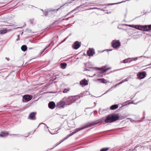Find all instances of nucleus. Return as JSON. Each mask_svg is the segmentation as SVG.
Listing matches in <instances>:
<instances>
[{
    "instance_id": "obj_22",
    "label": "nucleus",
    "mask_w": 151,
    "mask_h": 151,
    "mask_svg": "<svg viewBox=\"0 0 151 151\" xmlns=\"http://www.w3.org/2000/svg\"><path fill=\"white\" fill-rule=\"evenodd\" d=\"M141 148V147L140 146H137L134 150H133V151H135V150H137L140 149Z\"/></svg>"
},
{
    "instance_id": "obj_30",
    "label": "nucleus",
    "mask_w": 151,
    "mask_h": 151,
    "mask_svg": "<svg viewBox=\"0 0 151 151\" xmlns=\"http://www.w3.org/2000/svg\"><path fill=\"white\" fill-rule=\"evenodd\" d=\"M29 48V49H32V48Z\"/></svg>"
},
{
    "instance_id": "obj_21",
    "label": "nucleus",
    "mask_w": 151,
    "mask_h": 151,
    "mask_svg": "<svg viewBox=\"0 0 151 151\" xmlns=\"http://www.w3.org/2000/svg\"><path fill=\"white\" fill-rule=\"evenodd\" d=\"M109 149V148L108 147H105L102 148L101 149L100 151H106Z\"/></svg>"
},
{
    "instance_id": "obj_7",
    "label": "nucleus",
    "mask_w": 151,
    "mask_h": 151,
    "mask_svg": "<svg viewBox=\"0 0 151 151\" xmlns=\"http://www.w3.org/2000/svg\"><path fill=\"white\" fill-rule=\"evenodd\" d=\"M76 100L75 97L71 96L69 97L67 99V101L68 102V104L70 105L74 102Z\"/></svg>"
},
{
    "instance_id": "obj_12",
    "label": "nucleus",
    "mask_w": 151,
    "mask_h": 151,
    "mask_svg": "<svg viewBox=\"0 0 151 151\" xmlns=\"http://www.w3.org/2000/svg\"><path fill=\"white\" fill-rule=\"evenodd\" d=\"M48 106L50 109H53L55 107V104L53 101H50L49 103Z\"/></svg>"
},
{
    "instance_id": "obj_28",
    "label": "nucleus",
    "mask_w": 151,
    "mask_h": 151,
    "mask_svg": "<svg viewBox=\"0 0 151 151\" xmlns=\"http://www.w3.org/2000/svg\"><path fill=\"white\" fill-rule=\"evenodd\" d=\"M132 104H136V103H134L133 101Z\"/></svg>"
},
{
    "instance_id": "obj_20",
    "label": "nucleus",
    "mask_w": 151,
    "mask_h": 151,
    "mask_svg": "<svg viewBox=\"0 0 151 151\" xmlns=\"http://www.w3.org/2000/svg\"><path fill=\"white\" fill-rule=\"evenodd\" d=\"M7 29H6L3 30H0V34H2L6 33L7 32Z\"/></svg>"
},
{
    "instance_id": "obj_19",
    "label": "nucleus",
    "mask_w": 151,
    "mask_h": 151,
    "mask_svg": "<svg viewBox=\"0 0 151 151\" xmlns=\"http://www.w3.org/2000/svg\"><path fill=\"white\" fill-rule=\"evenodd\" d=\"M21 49L23 51L25 52L27 50V47L26 45H23L21 47Z\"/></svg>"
},
{
    "instance_id": "obj_5",
    "label": "nucleus",
    "mask_w": 151,
    "mask_h": 151,
    "mask_svg": "<svg viewBox=\"0 0 151 151\" xmlns=\"http://www.w3.org/2000/svg\"><path fill=\"white\" fill-rule=\"evenodd\" d=\"M146 72L145 71L139 72L137 74V78L139 79H141L144 78L146 76Z\"/></svg>"
},
{
    "instance_id": "obj_6",
    "label": "nucleus",
    "mask_w": 151,
    "mask_h": 151,
    "mask_svg": "<svg viewBox=\"0 0 151 151\" xmlns=\"http://www.w3.org/2000/svg\"><path fill=\"white\" fill-rule=\"evenodd\" d=\"M37 114L36 112H32L30 113L28 117V118L32 120H35L36 116Z\"/></svg>"
},
{
    "instance_id": "obj_32",
    "label": "nucleus",
    "mask_w": 151,
    "mask_h": 151,
    "mask_svg": "<svg viewBox=\"0 0 151 151\" xmlns=\"http://www.w3.org/2000/svg\"><path fill=\"white\" fill-rule=\"evenodd\" d=\"M132 121H133H133H134V120H132Z\"/></svg>"
},
{
    "instance_id": "obj_13",
    "label": "nucleus",
    "mask_w": 151,
    "mask_h": 151,
    "mask_svg": "<svg viewBox=\"0 0 151 151\" xmlns=\"http://www.w3.org/2000/svg\"><path fill=\"white\" fill-rule=\"evenodd\" d=\"M80 84L82 86H84L88 84V81L85 79L81 80L80 82Z\"/></svg>"
},
{
    "instance_id": "obj_9",
    "label": "nucleus",
    "mask_w": 151,
    "mask_h": 151,
    "mask_svg": "<svg viewBox=\"0 0 151 151\" xmlns=\"http://www.w3.org/2000/svg\"><path fill=\"white\" fill-rule=\"evenodd\" d=\"M95 53L94 50L91 48H89L88 50L87 51V55L89 56H93Z\"/></svg>"
},
{
    "instance_id": "obj_26",
    "label": "nucleus",
    "mask_w": 151,
    "mask_h": 151,
    "mask_svg": "<svg viewBox=\"0 0 151 151\" xmlns=\"http://www.w3.org/2000/svg\"><path fill=\"white\" fill-rule=\"evenodd\" d=\"M73 10L72 11H71V12H70L69 13H68L66 14V16H68V15H70V14H71L73 12Z\"/></svg>"
},
{
    "instance_id": "obj_33",
    "label": "nucleus",
    "mask_w": 151,
    "mask_h": 151,
    "mask_svg": "<svg viewBox=\"0 0 151 151\" xmlns=\"http://www.w3.org/2000/svg\"><path fill=\"white\" fill-rule=\"evenodd\" d=\"M151 63L150 64V65H151Z\"/></svg>"
},
{
    "instance_id": "obj_11",
    "label": "nucleus",
    "mask_w": 151,
    "mask_h": 151,
    "mask_svg": "<svg viewBox=\"0 0 151 151\" xmlns=\"http://www.w3.org/2000/svg\"><path fill=\"white\" fill-rule=\"evenodd\" d=\"M106 66H104V67L100 68L99 69L100 70L101 73H103L106 72L108 70L111 69L110 68H106Z\"/></svg>"
},
{
    "instance_id": "obj_17",
    "label": "nucleus",
    "mask_w": 151,
    "mask_h": 151,
    "mask_svg": "<svg viewBox=\"0 0 151 151\" xmlns=\"http://www.w3.org/2000/svg\"><path fill=\"white\" fill-rule=\"evenodd\" d=\"M118 107V106L117 104H115L111 106L110 107V109L111 110H113L117 109Z\"/></svg>"
},
{
    "instance_id": "obj_1",
    "label": "nucleus",
    "mask_w": 151,
    "mask_h": 151,
    "mask_svg": "<svg viewBox=\"0 0 151 151\" xmlns=\"http://www.w3.org/2000/svg\"><path fill=\"white\" fill-rule=\"evenodd\" d=\"M102 123V121H101L100 120H98L97 121L93 122H89L88 123H87L83 127L79 128H77L76 129H75V130L71 134H69L67 135L65 137L64 139H63V140L61 142H63V141H64V140L68 138L69 137H70V136H72V135L73 134H74L76 133L77 132L81 131V130H82L83 129L87 128L88 127L94 126L96 125L97 124H101Z\"/></svg>"
},
{
    "instance_id": "obj_3",
    "label": "nucleus",
    "mask_w": 151,
    "mask_h": 151,
    "mask_svg": "<svg viewBox=\"0 0 151 151\" xmlns=\"http://www.w3.org/2000/svg\"><path fill=\"white\" fill-rule=\"evenodd\" d=\"M133 27H134L135 29L147 32L151 30V24L145 25H133Z\"/></svg>"
},
{
    "instance_id": "obj_29",
    "label": "nucleus",
    "mask_w": 151,
    "mask_h": 151,
    "mask_svg": "<svg viewBox=\"0 0 151 151\" xmlns=\"http://www.w3.org/2000/svg\"><path fill=\"white\" fill-rule=\"evenodd\" d=\"M148 58H151V57H147Z\"/></svg>"
},
{
    "instance_id": "obj_23",
    "label": "nucleus",
    "mask_w": 151,
    "mask_h": 151,
    "mask_svg": "<svg viewBox=\"0 0 151 151\" xmlns=\"http://www.w3.org/2000/svg\"><path fill=\"white\" fill-rule=\"evenodd\" d=\"M70 90V89L69 88H67V89H64L63 91V93H67L68 91H69Z\"/></svg>"
},
{
    "instance_id": "obj_16",
    "label": "nucleus",
    "mask_w": 151,
    "mask_h": 151,
    "mask_svg": "<svg viewBox=\"0 0 151 151\" xmlns=\"http://www.w3.org/2000/svg\"><path fill=\"white\" fill-rule=\"evenodd\" d=\"M97 80L99 81L100 82L104 83H106L108 82L104 78H102L101 79H98Z\"/></svg>"
},
{
    "instance_id": "obj_24",
    "label": "nucleus",
    "mask_w": 151,
    "mask_h": 151,
    "mask_svg": "<svg viewBox=\"0 0 151 151\" xmlns=\"http://www.w3.org/2000/svg\"><path fill=\"white\" fill-rule=\"evenodd\" d=\"M142 57V56H141L140 57H136L135 58H133V61H136L137 59L138 58Z\"/></svg>"
},
{
    "instance_id": "obj_27",
    "label": "nucleus",
    "mask_w": 151,
    "mask_h": 151,
    "mask_svg": "<svg viewBox=\"0 0 151 151\" xmlns=\"http://www.w3.org/2000/svg\"><path fill=\"white\" fill-rule=\"evenodd\" d=\"M126 25H127V26H129V27H132V25H128V24H126Z\"/></svg>"
},
{
    "instance_id": "obj_31",
    "label": "nucleus",
    "mask_w": 151,
    "mask_h": 151,
    "mask_svg": "<svg viewBox=\"0 0 151 151\" xmlns=\"http://www.w3.org/2000/svg\"><path fill=\"white\" fill-rule=\"evenodd\" d=\"M139 101H138L137 102L136 104H137Z\"/></svg>"
},
{
    "instance_id": "obj_10",
    "label": "nucleus",
    "mask_w": 151,
    "mask_h": 151,
    "mask_svg": "<svg viewBox=\"0 0 151 151\" xmlns=\"http://www.w3.org/2000/svg\"><path fill=\"white\" fill-rule=\"evenodd\" d=\"M23 99L26 101H29L32 99V96L31 95H25L23 96Z\"/></svg>"
},
{
    "instance_id": "obj_15",
    "label": "nucleus",
    "mask_w": 151,
    "mask_h": 151,
    "mask_svg": "<svg viewBox=\"0 0 151 151\" xmlns=\"http://www.w3.org/2000/svg\"><path fill=\"white\" fill-rule=\"evenodd\" d=\"M9 133L6 132H1L0 134V136L1 137H5L8 135Z\"/></svg>"
},
{
    "instance_id": "obj_8",
    "label": "nucleus",
    "mask_w": 151,
    "mask_h": 151,
    "mask_svg": "<svg viewBox=\"0 0 151 151\" xmlns=\"http://www.w3.org/2000/svg\"><path fill=\"white\" fill-rule=\"evenodd\" d=\"M65 103L63 101H60L57 104L56 107L58 108H63L65 106Z\"/></svg>"
},
{
    "instance_id": "obj_25",
    "label": "nucleus",
    "mask_w": 151,
    "mask_h": 151,
    "mask_svg": "<svg viewBox=\"0 0 151 151\" xmlns=\"http://www.w3.org/2000/svg\"><path fill=\"white\" fill-rule=\"evenodd\" d=\"M74 17V15L73 14H72L71 15H70V16H69V17H68V18L65 19V20H68L69 18H71V17Z\"/></svg>"
},
{
    "instance_id": "obj_14",
    "label": "nucleus",
    "mask_w": 151,
    "mask_h": 151,
    "mask_svg": "<svg viewBox=\"0 0 151 151\" xmlns=\"http://www.w3.org/2000/svg\"><path fill=\"white\" fill-rule=\"evenodd\" d=\"M81 46V44L78 41L76 42L74 44L73 46V48L75 49H77Z\"/></svg>"
},
{
    "instance_id": "obj_2",
    "label": "nucleus",
    "mask_w": 151,
    "mask_h": 151,
    "mask_svg": "<svg viewBox=\"0 0 151 151\" xmlns=\"http://www.w3.org/2000/svg\"><path fill=\"white\" fill-rule=\"evenodd\" d=\"M119 116L118 114H111L108 115L105 120L106 123H112L118 120Z\"/></svg>"
},
{
    "instance_id": "obj_4",
    "label": "nucleus",
    "mask_w": 151,
    "mask_h": 151,
    "mask_svg": "<svg viewBox=\"0 0 151 151\" xmlns=\"http://www.w3.org/2000/svg\"><path fill=\"white\" fill-rule=\"evenodd\" d=\"M112 47L115 49H118L121 46V43L118 40H114L111 42Z\"/></svg>"
},
{
    "instance_id": "obj_18",
    "label": "nucleus",
    "mask_w": 151,
    "mask_h": 151,
    "mask_svg": "<svg viewBox=\"0 0 151 151\" xmlns=\"http://www.w3.org/2000/svg\"><path fill=\"white\" fill-rule=\"evenodd\" d=\"M67 65V64L65 63H61L60 64V66L61 68L63 69L65 68Z\"/></svg>"
}]
</instances>
